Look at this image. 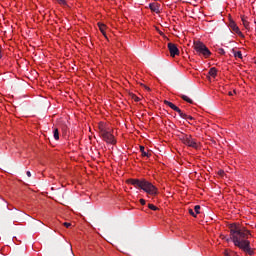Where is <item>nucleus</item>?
<instances>
[{"instance_id":"12","label":"nucleus","mask_w":256,"mask_h":256,"mask_svg":"<svg viewBox=\"0 0 256 256\" xmlns=\"http://www.w3.org/2000/svg\"><path fill=\"white\" fill-rule=\"evenodd\" d=\"M176 113L181 117V119H187V114L183 113V111L179 108L176 109Z\"/></svg>"},{"instance_id":"30","label":"nucleus","mask_w":256,"mask_h":256,"mask_svg":"<svg viewBox=\"0 0 256 256\" xmlns=\"http://www.w3.org/2000/svg\"><path fill=\"white\" fill-rule=\"evenodd\" d=\"M134 101L139 102L140 101L139 97L135 96Z\"/></svg>"},{"instance_id":"18","label":"nucleus","mask_w":256,"mask_h":256,"mask_svg":"<svg viewBox=\"0 0 256 256\" xmlns=\"http://www.w3.org/2000/svg\"><path fill=\"white\" fill-rule=\"evenodd\" d=\"M194 211H195L196 215H199V213H201L200 212L201 211V206H199V205L194 206Z\"/></svg>"},{"instance_id":"3","label":"nucleus","mask_w":256,"mask_h":256,"mask_svg":"<svg viewBox=\"0 0 256 256\" xmlns=\"http://www.w3.org/2000/svg\"><path fill=\"white\" fill-rule=\"evenodd\" d=\"M99 133L105 143H109L110 145H115V143H117L115 136L111 132L105 130L102 124L99 125Z\"/></svg>"},{"instance_id":"26","label":"nucleus","mask_w":256,"mask_h":256,"mask_svg":"<svg viewBox=\"0 0 256 256\" xmlns=\"http://www.w3.org/2000/svg\"><path fill=\"white\" fill-rule=\"evenodd\" d=\"M178 108L179 107L175 106V104H172L170 109H172L173 111H176V109H178Z\"/></svg>"},{"instance_id":"25","label":"nucleus","mask_w":256,"mask_h":256,"mask_svg":"<svg viewBox=\"0 0 256 256\" xmlns=\"http://www.w3.org/2000/svg\"><path fill=\"white\" fill-rule=\"evenodd\" d=\"M142 87H144V89H146V91H151V88H149L148 86H146L145 84H141Z\"/></svg>"},{"instance_id":"20","label":"nucleus","mask_w":256,"mask_h":256,"mask_svg":"<svg viewBox=\"0 0 256 256\" xmlns=\"http://www.w3.org/2000/svg\"><path fill=\"white\" fill-rule=\"evenodd\" d=\"M164 104L167 105L168 107H170V109H171V106L173 105V102L164 100Z\"/></svg>"},{"instance_id":"33","label":"nucleus","mask_w":256,"mask_h":256,"mask_svg":"<svg viewBox=\"0 0 256 256\" xmlns=\"http://www.w3.org/2000/svg\"><path fill=\"white\" fill-rule=\"evenodd\" d=\"M227 256H230L229 254H226Z\"/></svg>"},{"instance_id":"2","label":"nucleus","mask_w":256,"mask_h":256,"mask_svg":"<svg viewBox=\"0 0 256 256\" xmlns=\"http://www.w3.org/2000/svg\"><path fill=\"white\" fill-rule=\"evenodd\" d=\"M127 184L133 185V187H139V189H142L149 195H157L159 193L157 187L145 179H128Z\"/></svg>"},{"instance_id":"32","label":"nucleus","mask_w":256,"mask_h":256,"mask_svg":"<svg viewBox=\"0 0 256 256\" xmlns=\"http://www.w3.org/2000/svg\"><path fill=\"white\" fill-rule=\"evenodd\" d=\"M229 95H230V96L233 95V92H229Z\"/></svg>"},{"instance_id":"27","label":"nucleus","mask_w":256,"mask_h":256,"mask_svg":"<svg viewBox=\"0 0 256 256\" xmlns=\"http://www.w3.org/2000/svg\"><path fill=\"white\" fill-rule=\"evenodd\" d=\"M0 59H3V48L0 47Z\"/></svg>"},{"instance_id":"7","label":"nucleus","mask_w":256,"mask_h":256,"mask_svg":"<svg viewBox=\"0 0 256 256\" xmlns=\"http://www.w3.org/2000/svg\"><path fill=\"white\" fill-rule=\"evenodd\" d=\"M229 27H230V29H232V30L234 31V33H236L237 35H239V37H244V36H243V33L241 32V30L239 29V26H237V24L235 23V21H230Z\"/></svg>"},{"instance_id":"8","label":"nucleus","mask_w":256,"mask_h":256,"mask_svg":"<svg viewBox=\"0 0 256 256\" xmlns=\"http://www.w3.org/2000/svg\"><path fill=\"white\" fill-rule=\"evenodd\" d=\"M149 8L154 13H159V4H157V3H150L149 4Z\"/></svg>"},{"instance_id":"29","label":"nucleus","mask_w":256,"mask_h":256,"mask_svg":"<svg viewBox=\"0 0 256 256\" xmlns=\"http://www.w3.org/2000/svg\"><path fill=\"white\" fill-rule=\"evenodd\" d=\"M140 203H141V205H145V203H146L145 199H140Z\"/></svg>"},{"instance_id":"15","label":"nucleus","mask_w":256,"mask_h":256,"mask_svg":"<svg viewBox=\"0 0 256 256\" xmlns=\"http://www.w3.org/2000/svg\"><path fill=\"white\" fill-rule=\"evenodd\" d=\"M53 137L56 141H59V129L55 128L53 130Z\"/></svg>"},{"instance_id":"5","label":"nucleus","mask_w":256,"mask_h":256,"mask_svg":"<svg viewBox=\"0 0 256 256\" xmlns=\"http://www.w3.org/2000/svg\"><path fill=\"white\" fill-rule=\"evenodd\" d=\"M194 49L198 53V55H203V57H210L211 51L203 42H195Z\"/></svg>"},{"instance_id":"23","label":"nucleus","mask_w":256,"mask_h":256,"mask_svg":"<svg viewBox=\"0 0 256 256\" xmlns=\"http://www.w3.org/2000/svg\"><path fill=\"white\" fill-rule=\"evenodd\" d=\"M63 225H64V227H66L67 229H69V227H71V223H68V222H64Z\"/></svg>"},{"instance_id":"16","label":"nucleus","mask_w":256,"mask_h":256,"mask_svg":"<svg viewBox=\"0 0 256 256\" xmlns=\"http://www.w3.org/2000/svg\"><path fill=\"white\" fill-rule=\"evenodd\" d=\"M232 52L234 53V57H238V59H243V54L241 53V51L235 52V49H233Z\"/></svg>"},{"instance_id":"13","label":"nucleus","mask_w":256,"mask_h":256,"mask_svg":"<svg viewBox=\"0 0 256 256\" xmlns=\"http://www.w3.org/2000/svg\"><path fill=\"white\" fill-rule=\"evenodd\" d=\"M98 27H99L101 33L105 35V29H107V26H105V24L99 22Z\"/></svg>"},{"instance_id":"28","label":"nucleus","mask_w":256,"mask_h":256,"mask_svg":"<svg viewBox=\"0 0 256 256\" xmlns=\"http://www.w3.org/2000/svg\"><path fill=\"white\" fill-rule=\"evenodd\" d=\"M183 119H188L189 121H193V117H192V116H189V115H187V117H186V118H183Z\"/></svg>"},{"instance_id":"9","label":"nucleus","mask_w":256,"mask_h":256,"mask_svg":"<svg viewBox=\"0 0 256 256\" xmlns=\"http://www.w3.org/2000/svg\"><path fill=\"white\" fill-rule=\"evenodd\" d=\"M208 74L210 75V77H217V68L213 67L209 70Z\"/></svg>"},{"instance_id":"6","label":"nucleus","mask_w":256,"mask_h":256,"mask_svg":"<svg viewBox=\"0 0 256 256\" xmlns=\"http://www.w3.org/2000/svg\"><path fill=\"white\" fill-rule=\"evenodd\" d=\"M168 50L170 52L171 57L179 55V48H177V45L174 43H168Z\"/></svg>"},{"instance_id":"19","label":"nucleus","mask_w":256,"mask_h":256,"mask_svg":"<svg viewBox=\"0 0 256 256\" xmlns=\"http://www.w3.org/2000/svg\"><path fill=\"white\" fill-rule=\"evenodd\" d=\"M148 208L151 209L152 211H157V206L153 205V204H148Z\"/></svg>"},{"instance_id":"21","label":"nucleus","mask_w":256,"mask_h":256,"mask_svg":"<svg viewBox=\"0 0 256 256\" xmlns=\"http://www.w3.org/2000/svg\"><path fill=\"white\" fill-rule=\"evenodd\" d=\"M218 53H219V55H225V49L219 48Z\"/></svg>"},{"instance_id":"24","label":"nucleus","mask_w":256,"mask_h":256,"mask_svg":"<svg viewBox=\"0 0 256 256\" xmlns=\"http://www.w3.org/2000/svg\"><path fill=\"white\" fill-rule=\"evenodd\" d=\"M218 175H220V177H223V175H225V171L219 170V171H218Z\"/></svg>"},{"instance_id":"10","label":"nucleus","mask_w":256,"mask_h":256,"mask_svg":"<svg viewBox=\"0 0 256 256\" xmlns=\"http://www.w3.org/2000/svg\"><path fill=\"white\" fill-rule=\"evenodd\" d=\"M179 97H181V99H183V101H186V103L193 104V101L187 95L180 94Z\"/></svg>"},{"instance_id":"11","label":"nucleus","mask_w":256,"mask_h":256,"mask_svg":"<svg viewBox=\"0 0 256 256\" xmlns=\"http://www.w3.org/2000/svg\"><path fill=\"white\" fill-rule=\"evenodd\" d=\"M140 151L142 153V157H151V154L145 151V146H140Z\"/></svg>"},{"instance_id":"4","label":"nucleus","mask_w":256,"mask_h":256,"mask_svg":"<svg viewBox=\"0 0 256 256\" xmlns=\"http://www.w3.org/2000/svg\"><path fill=\"white\" fill-rule=\"evenodd\" d=\"M180 141L187 147H192L193 149H197L199 145L197 144V140L193 139V136L185 133H180L178 135Z\"/></svg>"},{"instance_id":"17","label":"nucleus","mask_w":256,"mask_h":256,"mask_svg":"<svg viewBox=\"0 0 256 256\" xmlns=\"http://www.w3.org/2000/svg\"><path fill=\"white\" fill-rule=\"evenodd\" d=\"M242 23H243L245 29H249V21H247V19H245V17H242Z\"/></svg>"},{"instance_id":"22","label":"nucleus","mask_w":256,"mask_h":256,"mask_svg":"<svg viewBox=\"0 0 256 256\" xmlns=\"http://www.w3.org/2000/svg\"><path fill=\"white\" fill-rule=\"evenodd\" d=\"M188 213H189L190 215H192V217H197V215H195V212L193 211V209H189V210H188Z\"/></svg>"},{"instance_id":"31","label":"nucleus","mask_w":256,"mask_h":256,"mask_svg":"<svg viewBox=\"0 0 256 256\" xmlns=\"http://www.w3.org/2000/svg\"><path fill=\"white\" fill-rule=\"evenodd\" d=\"M27 177H31V171L26 172Z\"/></svg>"},{"instance_id":"1","label":"nucleus","mask_w":256,"mask_h":256,"mask_svg":"<svg viewBox=\"0 0 256 256\" xmlns=\"http://www.w3.org/2000/svg\"><path fill=\"white\" fill-rule=\"evenodd\" d=\"M230 237L226 239L227 242L232 241L235 247L247 253V255H255V251L251 249V242H249V230L241 227L239 224H230Z\"/></svg>"},{"instance_id":"14","label":"nucleus","mask_w":256,"mask_h":256,"mask_svg":"<svg viewBox=\"0 0 256 256\" xmlns=\"http://www.w3.org/2000/svg\"><path fill=\"white\" fill-rule=\"evenodd\" d=\"M56 3H58V5H61L62 7H67V0H53Z\"/></svg>"}]
</instances>
